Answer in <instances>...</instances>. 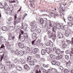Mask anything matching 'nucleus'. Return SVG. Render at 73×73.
Here are the masks:
<instances>
[{
    "instance_id": "f257e3e1",
    "label": "nucleus",
    "mask_w": 73,
    "mask_h": 73,
    "mask_svg": "<svg viewBox=\"0 0 73 73\" xmlns=\"http://www.w3.org/2000/svg\"><path fill=\"white\" fill-rule=\"evenodd\" d=\"M62 25V23H58V24L56 23L54 24L53 25L52 33H53L54 34H55L56 31H55V30H56L57 29H61V25Z\"/></svg>"
},
{
    "instance_id": "f03ea898",
    "label": "nucleus",
    "mask_w": 73,
    "mask_h": 73,
    "mask_svg": "<svg viewBox=\"0 0 73 73\" xmlns=\"http://www.w3.org/2000/svg\"><path fill=\"white\" fill-rule=\"evenodd\" d=\"M30 25L31 27L33 26L31 29V32H35L38 27V25L36 24V23L35 21L31 22L30 24Z\"/></svg>"
},
{
    "instance_id": "7ed1b4c3",
    "label": "nucleus",
    "mask_w": 73,
    "mask_h": 73,
    "mask_svg": "<svg viewBox=\"0 0 73 73\" xmlns=\"http://www.w3.org/2000/svg\"><path fill=\"white\" fill-rule=\"evenodd\" d=\"M3 8L5 10H6V14H8L9 13L10 8H9L8 5L6 2H5L4 3Z\"/></svg>"
},
{
    "instance_id": "20e7f679",
    "label": "nucleus",
    "mask_w": 73,
    "mask_h": 73,
    "mask_svg": "<svg viewBox=\"0 0 73 73\" xmlns=\"http://www.w3.org/2000/svg\"><path fill=\"white\" fill-rule=\"evenodd\" d=\"M48 33H49V38H51L53 40H55L56 39V35L55 34H54V33H52V32L50 31H49Z\"/></svg>"
},
{
    "instance_id": "39448f33",
    "label": "nucleus",
    "mask_w": 73,
    "mask_h": 73,
    "mask_svg": "<svg viewBox=\"0 0 73 73\" xmlns=\"http://www.w3.org/2000/svg\"><path fill=\"white\" fill-rule=\"evenodd\" d=\"M17 29L15 30V32L16 33H20V32H21V35H23L24 34V31L21 30V27H20L19 26H17L16 27Z\"/></svg>"
},
{
    "instance_id": "423d86ee",
    "label": "nucleus",
    "mask_w": 73,
    "mask_h": 73,
    "mask_svg": "<svg viewBox=\"0 0 73 73\" xmlns=\"http://www.w3.org/2000/svg\"><path fill=\"white\" fill-rule=\"evenodd\" d=\"M6 63L7 64H9V65L7 64V66H9V68L10 69H11L12 68H15V65L14 63H12L11 62L9 61V60H8L7 62H6Z\"/></svg>"
},
{
    "instance_id": "0eeeda50",
    "label": "nucleus",
    "mask_w": 73,
    "mask_h": 73,
    "mask_svg": "<svg viewBox=\"0 0 73 73\" xmlns=\"http://www.w3.org/2000/svg\"><path fill=\"white\" fill-rule=\"evenodd\" d=\"M24 53H25V51L24 52L23 50L19 51L17 50H16L15 52V54H17V55L18 56H23Z\"/></svg>"
},
{
    "instance_id": "6e6552de",
    "label": "nucleus",
    "mask_w": 73,
    "mask_h": 73,
    "mask_svg": "<svg viewBox=\"0 0 73 73\" xmlns=\"http://www.w3.org/2000/svg\"><path fill=\"white\" fill-rule=\"evenodd\" d=\"M22 34H20L19 35V39H20L22 42H24L25 41V38L23 36H21Z\"/></svg>"
},
{
    "instance_id": "1a4fd4ad",
    "label": "nucleus",
    "mask_w": 73,
    "mask_h": 73,
    "mask_svg": "<svg viewBox=\"0 0 73 73\" xmlns=\"http://www.w3.org/2000/svg\"><path fill=\"white\" fill-rule=\"evenodd\" d=\"M22 29H23L25 28V30H27V28H28V24L26 23L25 24L24 26V23H22Z\"/></svg>"
},
{
    "instance_id": "9d476101",
    "label": "nucleus",
    "mask_w": 73,
    "mask_h": 73,
    "mask_svg": "<svg viewBox=\"0 0 73 73\" xmlns=\"http://www.w3.org/2000/svg\"><path fill=\"white\" fill-rule=\"evenodd\" d=\"M61 28L62 30H65V29H67L68 28V27L67 25H64L63 26V24L62 25H61V27H60Z\"/></svg>"
},
{
    "instance_id": "9b49d317",
    "label": "nucleus",
    "mask_w": 73,
    "mask_h": 73,
    "mask_svg": "<svg viewBox=\"0 0 73 73\" xmlns=\"http://www.w3.org/2000/svg\"><path fill=\"white\" fill-rule=\"evenodd\" d=\"M70 31L69 30L68 31H65V35L66 37H68L70 34Z\"/></svg>"
},
{
    "instance_id": "f8f14e48",
    "label": "nucleus",
    "mask_w": 73,
    "mask_h": 73,
    "mask_svg": "<svg viewBox=\"0 0 73 73\" xmlns=\"http://www.w3.org/2000/svg\"><path fill=\"white\" fill-rule=\"evenodd\" d=\"M52 23L51 22H50V24L49 25V26H47L46 27L47 29H49L50 28H52V27L53 26V25H52Z\"/></svg>"
},
{
    "instance_id": "ddd939ff",
    "label": "nucleus",
    "mask_w": 73,
    "mask_h": 73,
    "mask_svg": "<svg viewBox=\"0 0 73 73\" xmlns=\"http://www.w3.org/2000/svg\"><path fill=\"white\" fill-rule=\"evenodd\" d=\"M21 18H19L18 19H17V20H14V24L15 25L16 24H17V23H20V21H21Z\"/></svg>"
},
{
    "instance_id": "4468645a",
    "label": "nucleus",
    "mask_w": 73,
    "mask_h": 73,
    "mask_svg": "<svg viewBox=\"0 0 73 73\" xmlns=\"http://www.w3.org/2000/svg\"><path fill=\"white\" fill-rule=\"evenodd\" d=\"M48 70H50V72H53V73H57V70L56 69L54 68H52L51 69H49Z\"/></svg>"
},
{
    "instance_id": "2eb2a0df",
    "label": "nucleus",
    "mask_w": 73,
    "mask_h": 73,
    "mask_svg": "<svg viewBox=\"0 0 73 73\" xmlns=\"http://www.w3.org/2000/svg\"><path fill=\"white\" fill-rule=\"evenodd\" d=\"M62 11V10H61V9H60L59 10V12H60V13H59V15L60 16L61 18H62V19L63 18H64V14H63L61 12Z\"/></svg>"
},
{
    "instance_id": "dca6fc26",
    "label": "nucleus",
    "mask_w": 73,
    "mask_h": 73,
    "mask_svg": "<svg viewBox=\"0 0 73 73\" xmlns=\"http://www.w3.org/2000/svg\"><path fill=\"white\" fill-rule=\"evenodd\" d=\"M38 49L37 48H35L34 49L31 51V52L33 54H35L38 52Z\"/></svg>"
},
{
    "instance_id": "f3484780",
    "label": "nucleus",
    "mask_w": 73,
    "mask_h": 73,
    "mask_svg": "<svg viewBox=\"0 0 73 73\" xmlns=\"http://www.w3.org/2000/svg\"><path fill=\"white\" fill-rule=\"evenodd\" d=\"M58 37L59 38H62L64 37V35L61 33H59L58 36Z\"/></svg>"
},
{
    "instance_id": "a211bd4d",
    "label": "nucleus",
    "mask_w": 73,
    "mask_h": 73,
    "mask_svg": "<svg viewBox=\"0 0 73 73\" xmlns=\"http://www.w3.org/2000/svg\"><path fill=\"white\" fill-rule=\"evenodd\" d=\"M13 20V18L12 17H10L9 19H8L7 21V23L8 24H10L11 23V21Z\"/></svg>"
},
{
    "instance_id": "6ab92c4d",
    "label": "nucleus",
    "mask_w": 73,
    "mask_h": 73,
    "mask_svg": "<svg viewBox=\"0 0 73 73\" xmlns=\"http://www.w3.org/2000/svg\"><path fill=\"white\" fill-rule=\"evenodd\" d=\"M24 44L23 43H21L19 42L18 44V45L19 48H23L24 47Z\"/></svg>"
},
{
    "instance_id": "aec40b11",
    "label": "nucleus",
    "mask_w": 73,
    "mask_h": 73,
    "mask_svg": "<svg viewBox=\"0 0 73 73\" xmlns=\"http://www.w3.org/2000/svg\"><path fill=\"white\" fill-rule=\"evenodd\" d=\"M62 58V54H60V55H58L56 58L57 60H60Z\"/></svg>"
},
{
    "instance_id": "412c9836",
    "label": "nucleus",
    "mask_w": 73,
    "mask_h": 73,
    "mask_svg": "<svg viewBox=\"0 0 73 73\" xmlns=\"http://www.w3.org/2000/svg\"><path fill=\"white\" fill-rule=\"evenodd\" d=\"M60 52H61V50L59 48H58L56 50L55 53H56V54H59L60 53Z\"/></svg>"
},
{
    "instance_id": "4be33fe9",
    "label": "nucleus",
    "mask_w": 73,
    "mask_h": 73,
    "mask_svg": "<svg viewBox=\"0 0 73 73\" xmlns=\"http://www.w3.org/2000/svg\"><path fill=\"white\" fill-rule=\"evenodd\" d=\"M2 29L3 31H8V29L6 27H2Z\"/></svg>"
},
{
    "instance_id": "5701e85b",
    "label": "nucleus",
    "mask_w": 73,
    "mask_h": 73,
    "mask_svg": "<svg viewBox=\"0 0 73 73\" xmlns=\"http://www.w3.org/2000/svg\"><path fill=\"white\" fill-rule=\"evenodd\" d=\"M32 59V58L31 56H29L27 59V62L29 63L31 61V59Z\"/></svg>"
},
{
    "instance_id": "b1692460",
    "label": "nucleus",
    "mask_w": 73,
    "mask_h": 73,
    "mask_svg": "<svg viewBox=\"0 0 73 73\" xmlns=\"http://www.w3.org/2000/svg\"><path fill=\"white\" fill-rule=\"evenodd\" d=\"M24 68L25 69H27V70H28L30 69L29 67L28 66V65L27 64H26L24 65Z\"/></svg>"
},
{
    "instance_id": "393cba45",
    "label": "nucleus",
    "mask_w": 73,
    "mask_h": 73,
    "mask_svg": "<svg viewBox=\"0 0 73 73\" xmlns=\"http://www.w3.org/2000/svg\"><path fill=\"white\" fill-rule=\"evenodd\" d=\"M44 23H42V27L43 28H44L45 27L46 28V26H48L46 25V21H44Z\"/></svg>"
},
{
    "instance_id": "a878e982",
    "label": "nucleus",
    "mask_w": 73,
    "mask_h": 73,
    "mask_svg": "<svg viewBox=\"0 0 73 73\" xmlns=\"http://www.w3.org/2000/svg\"><path fill=\"white\" fill-rule=\"evenodd\" d=\"M46 52V50L45 49H44L42 50L41 53L42 55H44L45 54V53Z\"/></svg>"
},
{
    "instance_id": "bb28decb",
    "label": "nucleus",
    "mask_w": 73,
    "mask_h": 73,
    "mask_svg": "<svg viewBox=\"0 0 73 73\" xmlns=\"http://www.w3.org/2000/svg\"><path fill=\"white\" fill-rule=\"evenodd\" d=\"M44 21H46L44 20L43 18H41L40 20V23L41 24L44 23Z\"/></svg>"
},
{
    "instance_id": "cd10ccee",
    "label": "nucleus",
    "mask_w": 73,
    "mask_h": 73,
    "mask_svg": "<svg viewBox=\"0 0 73 73\" xmlns=\"http://www.w3.org/2000/svg\"><path fill=\"white\" fill-rule=\"evenodd\" d=\"M16 68L18 71H21V67L19 66H17Z\"/></svg>"
},
{
    "instance_id": "c85d7f7f",
    "label": "nucleus",
    "mask_w": 73,
    "mask_h": 73,
    "mask_svg": "<svg viewBox=\"0 0 73 73\" xmlns=\"http://www.w3.org/2000/svg\"><path fill=\"white\" fill-rule=\"evenodd\" d=\"M73 22L71 21L68 23V24L69 27H72L73 26Z\"/></svg>"
},
{
    "instance_id": "c756f323",
    "label": "nucleus",
    "mask_w": 73,
    "mask_h": 73,
    "mask_svg": "<svg viewBox=\"0 0 73 73\" xmlns=\"http://www.w3.org/2000/svg\"><path fill=\"white\" fill-rule=\"evenodd\" d=\"M36 32L38 34H40L41 32V30L40 29H38L36 30Z\"/></svg>"
},
{
    "instance_id": "7c9ffc66",
    "label": "nucleus",
    "mask_w": 73,
    "mask_h": 73,
    "mask_svg": "<svg viewBox=\"0 0 73 73\" xmlns=\"http://www.w3.org/2000/svg\"><path fill=\"white\" fill-rule=\"evenodd\" d=\"M0 67L3 70H5V66H4V65L1 64Z\"/></svg>"
},
{
    "instance_id": "2f4dec72",
    "label": "nucleus",
    "mask_w": 73,
    "mask_h": 73,
    "mask_svg": "<svg viewBox=\"0 0 73 73\" xmlns=\"http://www.w3.org/2000/svg\"><path fill=\"white\" fill-rule=\"evenodd\" d=\"M46 52L48 54L50 53V49L48 48H46Z\"/></svg>"
},
{
    "instance_id": "473e14b6",
    "label": "nucleus",
    "mask_w": 73,
    "mask_h": 73,
    "mask_svg": "<svg viewBox=\"0 0 73 73\" xmlns=\"http://www.w3.org/2000/svg\"><path fill=\"white\" fill-rule=\"evenodd\" d=\"M50 57L52 60H54V55L52 54H50Z\"/></svg>"
},
{
    "instance_id": "72a5a7b5",
    "label": "nucleus",
    "mask_w": 73,
    "mask_h": 73,
    "mask_svg": "<svg viewBox=\"0 0 73 73\" xmlns=\"http://www.w3.org/2000/svg\"><path fill=\"white\" fill-rule=\"evenodd\" d=\"M10 11L9 13L10 15H11L13 16V15H14V14H15V13L13 12L12 11V10H10Z\"/></svg>"
},
{
    "instance_id": "f704fd0d",
    "label": "nucleus",
    "mask_w": 73,
    "mask_h": 73,
    "mask_svg": "<svg viewBox=\"0 0 73 73\" xmlns=\"http://www.w3.org/2000/svg\"><path fill=\"white\" fill-rule=\"evenodd\" d=\"M66 65L67 66H70V60H69V61L66 63Z\"/></svg>"
},
{
    "instance_id": "c9c22d12",
    "label": "nucleus",
    "mask_w": 73,
    "mask_h": 73,
    "mask_svg": "<svg viewBox=\"0 0 73 73\" xmlns=\"http://www.w3.org/2000/svg\"><path fill=\"white\" fill-rule=\"evenodd\" d=\"M25 49L27 50V52H26V53H27V52H29V51L31 50L30 48L28 47H26Z\"/></svg>"
},
{
    "instance_id": "e433bc0d",
    "label": "nucleus",
    "mask_w": 73,
    "mask_h": 73,
    "mask_svg": "<svg viewBox=\"0 0 73 73\" xmlns=\"http://www.w3.org/2000/svg\"><path fill=\"white\" fill-rule=\"evenodd\" d=\"M30 65L31 66H33L34 65H35V63H34V62L33 61H31L30 63H29Z\"/></svg>"
},
{
    "instance_id": "4c0bfd02",
    "label": "nucleus",
    "mask_w": 73,
    "mask_h": 73,
    "mask_svg": "<svg viewBox=\"0 0 73 73\" xmlns=\"http://www.w3.org/2000/svg\"><path fill=\"white\" fill-rule=\"evenodd\" d=\"M36 35H36V33H33L32 37L33 38V39H34V38H35L36 37Z\"/></svg>"
},
{
    "instance_id": "58836bf2",
    "label": "nucleus",
    "mask_w": 73,
    "mask_h": 73,
    "mask_svg": "<svg viewBox=\"0 0 73 73\" xmlns=\"http://www.w3.org/2000/svg\"><path fill=\"white\" fill-rule=\"evenodd\" d=\"M49 46L50 47H52L53 46V42L50 40L49 41Z\"/></svg>"
},
{
    "instance_id": "ea45409f",
    "label": "nucleus",
    "mask_w": 73,
    "mask_h": 73,
    "mask_svg": "<svg viewBox=\"0 0 73 73\" xmlns=\"http://www.w3.org/2000/svg\"><path fill=\"white\" fill-rule=\"evenodd\" d=\"M68 19L69 21H72L73 20V18L70 16H69L68 17Z\"/></svg>"
},
{
    "instance_id": "a19ab883",
    "label": "nucleus",
    "mask_w": 73,
    "mask_h": 73,
    "mask_svg": "<svg viewBox=\"0 0 73 73\" xmlns=\"http://www.w3.org/2000/svg\"><path fill=\"white\" fill-rule=\"evenodd\" d=\"M51 13L52 15H54V16H57V17H58V15L56 14V13L51 12Z\"/></svg>"
},
{
    "instance_id": "79ce46f5",
    "label": "nucleus",
    "mask_w": 73,
    "mask_h": 73,
    "mask_svg": "<svg viewBox=\"0 0 73 73\" xmlns=\"http://www.w3.org/2000/svg\"><path fill=\"white\" fill-rule=\"evenodd\" d=\"M24 37L25 38H28V35L26 33H25L24 34Z\"/></svg>"
},
{
    "instance_id": "37998d69",
    "label": "nucleus",
    "mask_w": 73,
    "mask_h": 73,
    "mask_svg": "<svg viewBox=\"0 0 73 73\" xmlns=\"http://www.w3.org/2000/svg\"><path fill=\"white\" fill-rule=\"evenodd\" d=\"M73 48H71V51L70 53V56H73Z\"/></svg>"
},
{
    "instance_id": "c03bdc74",
    "label": "nucleus",
    "mask_w": 73,
    "mask_h": 73,
    "mask_svg": "<svg viewBox=\"0 0 73 73\" xmlns=\"http://www.w3.org/2000/svg\"><path fill=\"white\" fill-rule=\"evenodd\" d=\"M39 67L40 66L39 65H36L35 67V70H38V68H39Z\"/></svg>"
},
{
    "instance_id": "a18cd8bd",
    "label": "nucleus",
    "mask_w": 73,
    "mask_h": 73,
    "mask_svg": "<svg viewBox=\"0 0 73 73\" xmlns=\"http://www.w3.org/2000/svg\"><path fill=\"white\" fill-rule=\"evenodd\" d=\"M21 62L22 64H24L25 63V60L24 59H22Z\"/></svg>"
},
{
    "instance_id": "49530a36",
    "label": "nucleus",
    "mask_w": 73,
    "mask_h": 73,
    "mask_svg": "<svg viewBox=\"0 0 73 73\" xmlns=\"http://www.w3.org/2000/svg\"><path fill=\"white\" fill-rule=\"evenodd\" d=\"M64 73H69V70L68 69L66 68L64 70Z\"/></svg>"
},
{
    "instance_id": "de8ad7c7",
    "label": "nucleus",
    "mask_w": 73,
    "mask_h": 73,
    "mask_svg": "<svg viewBox=\"0 0 73 73\" xmlns=\"http://www.w3.org/2000/svg\"><path fill=\"white\" fill-rule=\"evenodd\" d=\"M3 57H4V55H0V60H1V62L2 61L3 59Z\"/></svg>"
},
{
    "instance_id": "09e8293b",
    "label": "nucleus",
    "mask_w": 73,
    "mask_h": 73,
    "mask_svg": "<svg viewBox=\"0 0 73 73\" xmlns=\"http://www.w3.org/2000/svg\"><path fill=\"white\" fill-rule=\"evenodd\" d=\"M11 45L7 44V48L8 49H11Z\"/></svg>"
},
{
    "instance_id": "8fccbe9b",
    "label": "nucleus",
    "mask_w": 73,
    "mask_h": 73,
    "mask_svg": "<svg viewBox=\"0 0 73 73\" xmlns=\"http://www.w3.org/2000/svg\"><path fill=\"white\" fill-rule=\"evenodd\" d=\"M14 62L16 64V63H17L19 62V60L17 59H15L14 60Z\"/></svg>"
},
{
    "instance_id": "3c124183",
    "label": "nucleus",
    "mask_w": 73,
    "mask_h": 73,
    "mask_svg": "<svg viewBox=\"0 0 73 73\" xmlns=\"http://www.w3.org/2000/svg\"><path fill=\"white\" fill-rule=\"evenodd\" d=\"M52 65H56V61L52 60Z\"/></svg>"
},
{
    "instance_id": "603ef678",
    "label": "nucleus",
    "mask_w": 73,
    "mask_h": 73,
    "mask_svg": "<svg viewBox=\"0 0 73 73\" xmlns=\"http://www.w3.org/2000/svg\"><path fill=\"white\" fill-rule=\"evenodd\" d=\"M10 50L11 51V53H12L13 54H14V53H15V50H13V48H11Z\"/></svg>"
},
{
    "instance_id": "864d4df0",
    "label": "nucleus",
    "mask_w": 73,
    "mask_h": 73,
    "mask_svg": "<svg viewBox=\"0 0 73 73\" xmlns=\"http://www.w3.org/2000/svg\"><path fill=\"white\" fill-rule=\"evenodd\" d=\"M43 66L45 68H48V67H49V65L47 64L46 65H45L44 64L43 65Z\"/></svg>"
},
{
    "instance_id": "5fc2aeb1",
    "label": "nucleus",
    "mask_w": 73,
    "mask_h": 73,
    "mask_svg": "<svg viewBox=\"0 0 73 73\" xmlns=\"http://www.w3.org/2000/svg\"><path fill=\"white\" fill-rule=\"evenodd\" d=\"M11 38H12V35H11V33H9V40H11Z\"/></svg>"
},
{
    "instance_id": "6e6d98bb",
    "label": "nucleus",
    "mask_w": 73,
    "mask_h": 73,
    "mask_svg": "<svg viewBox=\"0 0 73 73\" xmlns=\"http://www.w3.org/2000/svg\"><path fill=\"white\" fill-rule=\"evenodd\" d=\"M17 14H15L14 15L15 20H16V19H17Z\"/></svg>"
},
{
    "instance_id": "4d7b16f0",
    "label": "nucleus",
    "mask_w": 73,
    "mask_h": 73,
    "mask_svg": "<svg viewBox=\"0 0 73 73\" xmlns=\"http://www.w3.org/2000/svg\"><path fill=\"white\" fill-rule=\"evenodd\" d=\"M60 63H59V62L58 61H56V62L55 63V65H56V66H59L60 65Z\"/></svg>"
},
{
    "instance_id": "13d9d810",
    "label": "nucleus",
    "mask_w": 73,
    "mask_h": 73,
    "mask_svg": "<svg viewBox=\"0 0 73 73\" xmlns=\"http://www.w3.org/2000/svg\"><path fill=\"white\" fill-rule=\"evenodd\" d=\"M1 48H3V49H5V46L4 44H2L1 47Z\"/></svg>"
},
{
    "instance_id": "bf43d9fd",
    "label": "nucleus",
    "mask_w": 73,
    "mask_h": 73,
    "mask_svg": "<svg viewBox=\"0 0 73 73\" xmlns=\"http://www.w3.org/2000/svg\"><path fill=\"white\" fill-rule=\"evenodd\" d=\"M41 70L43 72H45V69L44 68H41Z\"/></svg>"
},
{
    "instance_id": "052dcab7",
    "label": "nucleus",
    "mask_w": 73,
    "mask_h": 73,
    "mask_svg": "<svg viewBox=\"0 0 73 73\" xmlns=\"http://www.w3.org/2000/svg\"><path fill=\"white\" fill-rule=\"evenodd\" d=\"M66 42H67L68 44H70L71 43L70 41V40H66Z\"/></svg>"
},
{
    "instance_id": "680f3d73",
    "label": "nucleus",
    "mask_w": 73,
    "mask_h": 73,
    "mask_svg": "<svg viewBox=\"0 0 73 73\" xmlns=\"http://www.w3.org/2000/svg\"><path fill=\"white\" fill-rule=\"evenodd\" d=\"M40 43L39 42H36L35 44V45L38 46L39 45H40Z\"/></svg>"
},
{
    "instance_id": "e2e57ef3",
    "label": "nucleus",
    "mask_w": 73,
    "mask_h": 73,
    "mask_svg": "<svg viewBox=\"0 0 73 73\" xmlns=\"http://www.w3.org/2000/svg\"><path fill=\"white\" fill-rule=\"evenodd\" d=\"M67 46V44L65 43H64V44H63L62 45V46L63 48H66V47Z\"/></svg>"
},
{
    "instance_id": "0e129e2a",
    "label": "nucleus",
    "mask_w": 73,
    "mask_h": 73,
    "mask_svg": "<svg viewBox=\"0 0 73 73\" xmlns=\"http://www.w3.org/2000/svg\"><path fill=\"white\" fill-rule=\"evenodd\" d=\"M4 7V6L2 5L1 3H0V8H3Z\"/></svg>"
},
{
    "instance_id": "69168bd1",
    "label": "nucleus",
    "mask_w": 73,
    "mask_h": 73,
    "mask_svg": "<svg viewBox=\"0 0 73 73\" xmlns=\"http://www.w3.org/2000/svg\"><path fill=\"white\" fill-rule=\"evenodd\" d=\"M60 69L61 70H63L64 69V68H63V67L62 66H60Z\"/></svg>"
},
{
    "instance_id": "338daca9",
    "label": "nucleus",
    "mask_w": 73,
    "mask_h": 73,
    "mask_svg": "<svg viewBox=\"0 0 73 73\" xmlns=\"http://www.w3.org/2000/svg\"><path fill=\"white\" fill-rule=\"evenodd\" d=\"M65 58L66 60H69V56L68 55H66L65 56Z\"/></svg>"
},
{
    "instance_id": "774afa93",
    "label": "nucleus",
    "mask_w": 73,
    "mask_h": 73,
    "mask_svg": "<svg viewBox=\"0 0 73 73\" xmlns=\"http://www.w3.org/2000/svg\"><path fill=\"white\" fill-rule=\"evenodd\" d=\"M71 45H72V44H73V38H71Z\"/></svg>"
}]
</instances>
